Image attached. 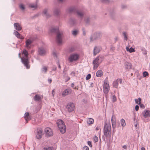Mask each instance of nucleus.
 Segmentation results:
<instances>
[{
  "instance_id": "24",
  "label": "nucleus",
  "mask_w": 150,
  "mask_h": 150,
  "mask_svg": "<svg viewBox=\"0 0 150 150\" xmlns=\"http://www.w3.org/2000/svg\"><path fill=\"white\" fill-rule=\"evenodd\" d=\"M125 68L127 69H131L132 65L131 63L128 62H126L125 63Z\"/></svg>"
},
{
  "instance_id": "19",
  "label": "nucleus",
  "mask_w": 150,
  "mask_h": 150,
  "mask_svg": "<svg viewBox=\"0 0 150 150\" xmlns=\"http://www.w3.org/2000/svg\"><path fill=\"white\" fill-rule=\"evenodd\" d=\"M14 26L15 29L18 31L22 29V27L20 24L19 23H14Z\"/></svg>"
},
{
  "instance_id": "45",
  "label": "nucleus",
  "mask_w": 150,
  "mask_h": 150,
  "mask_svg": "<svg viewBox=\"0 0 150 150\" xmlns=\"http://www.w3.org/2000/svg\"><path fill=\"white\" fill-rule=\"evenodd\" d=\"M91 77V75L90 74H88L87 75L86 77V80H88L90 79Z\"/></svg>"
},
{
  "instance_id": "55",
  "label": "nucleus",
  "mask_w": 150,
  "mask_h": 150,
  "mask_svg": "<svg viewBox=\"0 0 150 150\" xmlns=\"http://www.w3.org/2000/svg\"><path fill=\"white\" fill-rule=\"evenodd\" d=\"M48 81L49 83H50L52 82V80L51 79H49L48 80Z\"/></svg>"
},
{
  "instance_id": "46",
  "label": "nucleus",
  "mask_w": 150,
  "mask_h": 150,
  "mask_svg": "<svg viewBox=\"0 0 150 150\" xmlns=\"http://www.w3.org/2000/svg\"><path fill=\"white\" fill-rule=\"evenodd\" d=\"M93 139L95 142H97L98 141V137L96 136L94 137Z\"/></svg>"
},
{
  "instance_id": "25",
  "label": "nucleus",
  "mask_w": 150,
  "mask_h": 150,
  "mask_svg": "<svg viewBox=\"0 0 150 150\" xmlns=\"http://www.w3.org/2000/svg\"><path fill=\"white\" fill-rule=\"evenodd\" d=\"M143 114L145 117H148L150 116V112L149 110H146L143 113Z\"/></svg>"
},
{
  "instance_id": "49",
  "label": "nucleus",
  "mask_w": 150,
  "mask_h": 150,
  "mask_svg": "<svg viewBox=\"0 0 150 150\" xmlns=\"http://www.w3.org/2000/svg\"><path fill=\"white\" fill-rule=\"evenodd\" d=\"M83 150H89V148L87 146H85L83 147Z\"/></svg>"
},
{
  "instance_id": "23",
  "label": "nucleus",
  "mask_w": 150,
  "mask_h": 150,
  "mask_svg": "<svg viewBox=\"0 0 150 150\" xmlns=\"http://www.w3.org/2000/svg\"><path fill=\"white\" fill-rule=\"evenodd\" d=\"M60 12V9L58 8H55L54 10V13L57 16H58L59 15Z\"/></svg>"
},
{
  "instance_id": "58",
  "label": "nucleus",
  "mask_w": 150,
  "mask_h": 150,
  "mask_svg": "<svg viewBox=\"0 0 150 150\" xmlns=\"http://www.w3.org/2000/svg\"><path fill=\"white\" fill-rule=\"evenodd\" d=\"M73 74V76L75 75V73L74 71H72L71 72V73L70 74V75H72Z\"/></svg>"
},
{
  "instance_id": "26",
  "label": "nucleus",
  "mask_w": 150,
  "mask_h": 150,
  "mask_svg": "<svg viewBox=\"0 0 150 150\" xmlns=\"http://www.w3.org/2000/svg\"><path fill=\"white\" fill-rule=\"evenodd\" d=\"M71 92V90L69 89H67L64 90L62 93L63 96H65L68 94L69 93H70Z\"/></svg>"
},
{
  "instance_id": "8",
  "label": "nucleus",
  "mask_w": 150,
  "mask_h": 150,
  "mask_svg": "<svg viewBox=\"0 0 150 150\" xmlns=\"http://www.w3.org/2000/svg\"><path fill=\"white\" fill-rule=\"evenodd\" d=\"M75 106L74 104L72 103H70L67 105V108L69 112H72L74 111L75 109Z\"/></svg>"
},
{
  "instance_id": "4",
  "label": "nucleus",
  "mask_w": 150,
  "mask_h": 150,
  "mask_svg": "<svg viewBox=\"0 0 150 150\" xmlns=\"http://www.w3.org/2000/svg\"><path fill=\"white\" fill-rule=\"evenodd\" d=\"M57 123L60 132L62 134H64L66 132V127L64 122L60 120H58Z\"/></svg>"
},
{
  "instance_id": "21",
  "label": "nucleus",
  "mask_w": 150,
  "mask_h": 150,
  "mask_svg": "<svg viewBox=\"0 0 150 150\" xmlns=\"http://www.w3.org/2000/svg\"><path fill=\"white\" fill-rule=\"evenodd\" d=\"M76 20L74 18H70L68 22L69 23L71 26H73L76 23Z\"/></svg>"
},
{
  "instance_id": "2",
  "label": "nucleus",
  "mask_w": 150,
  "mask_h": 150,
  "mask_svg": "<svg viewBox=\"0 0 150 150\" xmlns=\"http://www.w3.org/2000/svg\"><path fill=\"white\" fill-rule=\"evenodd\" d=\"M75 11L78 17L82 19L84 15V13L82 11L79 10L76 11V8L74 7H69L66 10V12L69 13L75 12Z\"/></svg>"
},
{
  "instance_id": "11",
  "label": "nucleus",
  "mask_w": 150,
  "mask_h": 150,
  "mask_svg": "<svg viewBox=\"0 0 150 150\" xmlns=\"http://www.w3.org/2000/svg\"><path fill=\"white\" fill-rule=\"evenodd\" d=\"M43 131L42 128H40L38 129L37 130V133L36 134V137L38 139H40L43 135Z\"/></svg>"
},
{
  "instance_id": "31",
  "label": "nucleus",
  "mask_w": 150,
  "mask_h": 150,
  "mask_svg": "<svg viewBox=\"0 0 150 150\" xmlns=\"http://www.w3.org/2000/svg\"><path fill=\"white\" fill-rule=\"evenodd\" d=\"M79 32V31L77 30H74L72 31V34L74 36L77 35Z\"/></svg>"
},
{
  "instance_id": "38",
  "label": "nucleus",
  "mask_w": 150,
  "mask_h": 150,
  "mask_svg": "<svg viewBox=\"0 0 150 150\" xmlns=\"http://www.w3.org/2000/svg\"><path fill=\"white\" fill-rule=\"evenodd\" d=\"M123 35L124 36V38L125 39V40L126 41L127 40V35L126 33L125 32H124L123 33Z\"/></svg>"
},
{
  "instance_id": "50",
  "label": "nucleus",
  "mask_w": 150,
  "mask_h": 150,
  "mask_svg": "<svg viewBox=\"0 0 150 150\" xmlns=\"http://www.w3.org/2000/svg\"><path fill=\"white\" fill-rule=\"evenodd\" d=\"M139 109V106L138 105H136L135 107V109L136 111H137Z\"/></svg>"
},
{
  "instance_id": "29",
  "label": "nucleus",
  "mask_w": 150,
  "mask_h": 150,
  "mask_svg": "<svg viewBox=\"0 0 150 150\" xmlns=\"http://www.w3.org/2000/svg\"><path fill=\"white\" fill-rule=\"evenodd\" d=\"M87 122L88 124L90 125L93 123L94 120L92 118H89L87 120Z\"/></svg>"
},
{
  "instance_id": "17",
  "label": "nucleus",
  "mask_w": 150,
  "mask_h": 150,
  "mask_svg": "<svg viewBox=\"0 0 150 150\" xmlns=\"http://www.w3.org/2000/svg\"><path fill=\"white\" fill-rule=\"evenodd\" d=\"M100 50V47L95 46L93 50L94 55L95 56L97 54L99 53Z\"/></svg>"
},
{
  "instance_id": "44",
  "label": "nucleus",
  "mask_w": 150,
  "mask_h": 150,
  "mask_svg": "<svg viewBox=\"0 0 150 150\" xmlns=\"http://www.w3.org/2000/svg\"><path fill=\"white\" fill-rule=\"evenodd\" d=\"M82 31L83 32V34L85 35L86 34V31L85 29L83 28H82Z\"/></svg>"
},
{
  "instance_id": "62",
  "label": "nucleus",
  "mask_w": 150,
  "mask_h": 150,
  "mask_svg": "<svg viewBox=\"0 0 150 150\" xmlns=\"http://www.w3.org/2000/svg\"><path fill=\"white\" fill-rule=\"evenodd\" d=\"M126 7V6L124 5H123L122 6V8H125Z\"/></svg>"
},
{
  "instance_id": "41",
  "label": "nucleus",
  "mask_w": 150,
  "mask_h": 150,
  "mask_svg": "<svg viewBox=\"0 0 150 150\" xmlns=\"http://www.w3.org/2000/svg\"><path fill=\"white\" fill-rule=\"evenodd\" d=\"M19 7L20 8L23 10H24L25 9L24 6L23 4H20Z\"/></svg>"
},
{
  "instance_id": "64",
  "label": "nucleus",
  "mask_w": 150,
  "mask_h": 150,
  "mask_svg": "<svg viewBox=\"0 0 150 150\" xmlns=\"http://www.w3.org/2000/svg\"><path fill=\"white\" fill-rule=\"evenodd\" d=\"M100 128V127H97L96 128V129L97 130H98Z\"/></svg>"
},
{
  "instance_id": "18",
  "label": "nucleus",
  "mask_w": 150,
  "mask_h": 150,
  "mask_svg": "<svg viewBox=\"0 0 150 150\" xmlns=\"http://www.w3.org/2000/svg\"><path fill=\"white\" fill-rule=\"evenodd\" d=\"M38 52L40 55L43 56L46 54V52L43 48H40L39 49Z\"/></svg>"
},
{
  "instance_id": "60",
  "label": "nucleus",
  "mask_w": 150,
  "mask_h": 150,
  "mask_svg": "<svg viewBox=\"0 0 150 150\" xmlns=\"http://www.w3.org/2000/svg\"><path fill=\"white\" fill-rule=\"evenodd\" d=\"M126 50H127V51H129V47H126Z\"/></svg>"
},
{
  "instance_id": "28",
  "label": "nucleus",
  "mask_w": 150,
  "mask_h": 150,
  "mask_svg": "<svg viewBox=\"0 0 150 150\" xmlns=\"http://www.w3.org/2000/svg\"><path fill=\"white\" fill-rule=\"evenodd\" d=\"M41 71L42 73L45 74L47 71V68L46 67L43 66L41 69Z\"/></svg>"
},
{
  "instance_id": "48",
  "label": "nucleus",
  "mask_w": 150,
  "mask_h": 150,
  "mask_svg": "<svg viewBox=\"0 0 150 150\" xmlns=\"http://www.w3.org/2000/svg\"><path fill=\"white\" fill-rule=\"evenodd\" d=\"M88 144L90 147H92V144H91V141H88Z\"/></svg>"
},
{
  "instance_id": "20",
  "label": "nucleus",
  "mask_w": 150,
  "mask_h": 150,
  "mask_svg": "<svg viewBox=\"0 0 150 150\" xmlns=\"http://www.w3.org/2000/svg\"><path fill=\"white\" fill-rule=\"evenodd\" d=\"M42 98V97L39 94L36 95L34 97V100L36 101H40Z\"/></svg>"
},
{
  "instance_id": "53",
  "label": "nucleus",
  "mask_w": 150,
  "mask_h": 150,
  "mask_svg": "<svg viewBox=\"0 0 150 150\" xmlns=\"http://www.w3.org/2000/svg\"><path fill=\"white\" fill-rule=\"evenodd\" d=\"M64 0H57V1L59 3H62L64 1Z\"/></svg>"
},
{
  "instance_id": "5",
  "label": "nucleus",
  "mask_w": 150,
  "mask_h": 150,
  "mask_svg": "<svg viewBox=\"0 0 150 150\" xmlns=\"http://www.w3.org/2000/svg\"><path fill=\"white\" fill-rule=\"evenodd\" d=\"M23 57L21 58V60L22 63L26 66L27 68L28 69V51L26 50H24L22 53Z\"/></svg>"
},
{
  "instance_id": "9",
  "label": "nucleus",
  "mask_w": 150,
  "mask_h": 150,
  "mask_svg": "<svg viewBox=\"0 0 150 150\" xmlns=\"http://www.w3.org/2000/svg\"><path fill=\"white\" fill-rule=\"evenodd\" d=\"M42 14L47 18H49L51 16L50 14L49 13V8H44L42 11Z\"/></svg>"
},
{
  "instance_id": "36",
  "label": "nucleus",
  "mask_w": 150,
  "mask_h": 150,
  "mask_svg": "<svg viewBox=\"0 0 150 150\" xmlns=\"http://www.w3.org/2000/svg\"><path fill=\"white\" fill-rule=\"evenodd\" d=\"M99 59V62H101L103 60L104 57L103 56H99L98 57Z\"/></svg>"
},
{
  "instance_id": "3",
  "label": "nucleus",
  "mask_w": 150,
  "mask_h": 150,
  "mask_svg": "<svg viewBox=\"0 0 150 150\" xmlns=\"http://www.w3.org/2000/svg\"><path fill=\"white\" fill-rule=\"evenodd\" d=\"M104 134L106 138L110 137L111 136V127L109 124H105L104 129Z\"/></svg>"
},
{
  "instance_id": "32",
  "label": "nucleus",
  "mask_w": 150,
  "mask_h": 150,
  "mask_svg": "<svg viewBox=\"0 0 150 150\" xmlns=\"http://www.w3.org/2000/svg\"><path fill=\"white\" fill-rule=\"evenodd\" d=\"M121 125L124 127L126 125L125 120L124 119H122L121 120Z\"/></svg>"
},
{
  "instance_id": "63",
  "label": "nucleus",
  "mask_w": 150,
  "mask_h": 150,
  "mask_svg": "<svg viewBox=\"0 0 150 150\" xmlns=\"http://www.w3.org/2000/svg\"><path fill=\"white\" fill-rule=\"evenodd\" d=\"M122 148L125 149H127V146L126 145H124L122 146Z\"/></svg>"
},
{
  "instance_id": "34",
  "label": "nucleus",
  "mask_w": 150,
  "mask_h": 150,
  "mask_svg": "<svg viewBox=\"0 0 150 150\" xmlns=\"http://www.w3.org/2000/svg\"><path fill=\"white\" fill-rule=\"evenodd\" d=\"M24 117L26 122V123H27L28 122V112H26L25 113Z\"/></svg>"
},
{
  "instance_id": "10",
  "label": "nucleus",
  "mask_w": 150,
  "mask_h": 150,
  "mask_svg": "<svg viewBox=\"0 0 150 150\" xmlns=\"http://www.w3.org/2000/svg\"><path fill=\"white\" fill-rule=\"evenodd\" d=\"M44 131L47 137L52 136L53 134V132L50 128L47 127L45 128Z\"/></svg>"
},
{
  "instance_id": "14",
  "label": "nucleus",
  "mask_w": 150,
  "mask_h": 150,
  "mask_svg": "<svg viewBox=\"0 0 150 150\" xmlns=\"http://www.w3.org/2000/svg\"><path fill=\"white\" fill-rule=\"evenodd\" d=\"M110 90V86L108 84L105 82L103 85V92L105 94H107Z\"/></svg>"
},
{
  "instance_id": "6",
  "label": "nucleus",
  "mask_w": 150,
  "mask_h": 150,
  "mask_svg": "<svg viewBox=\"0 0 150 150\" xmlns=\"http://www.w3.org/2000/svg\"><path fill=\"white\" fill-rule=\"evenodd\" d=\"M102 36L101 33L99 32L94 33L90 37V42H92L94 41L97 40L100 38Z\"/></svg>"
},
{
  "instance_id": "39",
  "label": "nucleus",
  "mask_w": 150,
  "mask_h": 150,
  "mask_svg": "<svg viewBox=\"0 0 150 150\" xmlns=\"http://www.w3.org/2000/svg\"><path fill=\"white\" fill-rule=\"evenodd\" d=\"M112 100L113 102L116 101L117 100V98L116 96L115 95L112 96Z\"/></svg>"
},
{
  "instance_id": "61",
  "label": "nucleus",
  "mask_w": 150,
  "mask_h": 150,
  "mask_svg": "<svg viewBox=\"0 0 150 150\" xmlns=\"http://www.w3.org/2000/svg\"><path fill=\"white\" fill-rule=\"evenodd\" d=\"M70 79V78L69 77H68V79H67V80H66L65 81L67 82Z\"/></svg>"
},
{
  "instance_id": "30",
  "label": "nucleus",
  "mask_w": 150,
  "mask_h": 150,
  "mask_svg": "<svg viewBox=\"0 0 150 150\" xmlns=\"http://www.w3.org/2000/svg\"><path fill=\"white\" fill-rule=\"evenodd\" d=\"M115 117L114 115H112L111 119V121L112 123V125H116V122L115 121Z\"/></svg>"
},
{
  "instance_id": "42",
  "label": "nucleus",
  "mask_w": 150,
  "mask_h": 150,
  "mask_svg": "<svg viewBox=\"0 0 150 150\" xmlns=\"http://www.w3.org/2000/svg\"><path fill=\"white\" fill-rule=\"evenodd\" d=\"M135 51V50L133 48H132V47H130L129 48V52L131 53L134 52Z\"/></svg>"
},
{
  "instance_id": "37",
  "label": "nucleus",
  "mask_w": 150,
  "mask_h": 150,
  "mask_svg": "<svg viewBox=\"0 0 150 150\" xmlns=\"http://www.w3.org/2000/svg\"><path fill=\"white\" fill-rule=\"evenodd\" d=\"M134 124L135 125V127H136V129H137V128H138V127H139V125L137 122V120H136V121L135 122V118H134Z\"/></svg>"
},
{
  "instance_id": "35",
  "label": "nucleus",
  "mask_w": 150,
  "mask_h": 150,
  "mask_svg": "<svg viewBox=\"0 0 150 150\" xmlns=\"http://www.w3.org/2000/svg\"><path fill=\"white\" fill-rule=\"evenodd\" d=\"M90 18L88 17H86L85 19V22L86 24H88L90 22Z\"/></svg>"
},
{
  "instance_id": "7",
  "label": "nucleus",
  "mask_w": 150,
  "mask_h": 150,
  "mask_svg": "<svg viewBox=\"0 0 150 150\" xmlns=\"http://www.w3.org/2000/svg\"><path fill=\"white\" fill-rule=\"evenodd\" d=\"M79 55L76 53L71 54L68 58V60L70 62L76 61L79 59Z\"/></svg>"
},
{
  "instance_id": "43",
  "label": "nucleus",
  "mask_w": 150,
  "mask_h": 150,
  "mask_svg": "<svg viewBox=\"0 0 150 150\" xmlns=\"http://www.w3.org/2000/svg\"><path fill=\"white\" fill-rule=\"evenodd\" d=\"M148 73L146 71H144L143 73V76L144 77H146L147 76H148Z\"/></svg>"
},
{
  "instance_id": "1",
  "label": "nucleus",
  "mask_w": 150,
  "mask_h": 150,
  "mask_svg": "<svg viewBox=\"0 0 150 150\" xmlns=\"http://www.w3.org/2000/svg\"><path fill=\"white\" fill-rule=\"evenodd\" d=\"M50 31L52 33L56 32L57 33L56 36L57 41L59 44H61L62 42V37L63 32L59 30L58 28H52L50 29Z\"/></svg>"
},
{
  "instance_id": "56",
  "label": "nucleus",
  "mask_w": 150,
  "mask_h": 150,
  "mask_svg": "<svg viewBox=\"0 0 150 150\" xmlns=\"http://www.w3.org/2000/svg\"><path fill=\"white\" fill-rule=\"evenodd\" d=\"M39 14L38 13V14H37L36 15H35L34 16V17H38V16H39Z\"/></svg>"
},
{
  "instance_id": "59",
  "label": "nucleus",
  "mask_w": 150,
  "mask_h": 150,
  "mask_svg": "<svg viewBox=\"0 0 150 150\" xmlns=\"http://www.w3.org/2000/svg\"><path fill=\"white\" fill-rule=\"evenodd\" d=\"M26 45L27 47L28 46V40H26Z\"/></svg>"
},
{
  "instance_id": "16",
  "label": "nucleus",
  "mask_w": 150,
  "mask_h": 150,
  "mask_svg": "<svg viewBox=\"0 0 150 150\" xmlns=\"http://www.w3.org/2000/svg\"><path fill=\"white\" fill-rule=\"evenodd\" d=\"M122 82V80L120 79H117L116 81H114L113 83V87L116 88H117L118 86V83H120V84H121Z\"/></svg>"
},
{
  "instance_id": "33",
  "label": "nucleus",
  "mask_w": 150,
  "mask_h": 150,
  "mask_svg": "<svg viewBox=\"0 0 150 150\" xmlns=\"http://www.w3.org/2000/svg\"><path fill=\"white\" fill-rule=\"evenodd\" d=\"M135 101L136 104L140 105L141 103V99L140 98H139L138 99H135Z\"/></svg>"
},
{
  "instance_id": "13",
  "label": "nucleus",
  "mask_w": 150,
  "mask_h": 150,
  "mask_svg": "<svg viewBox=\"0 0 150 150\" xmlns=\"http://www.w3.org/2000/svg\"><path fill=\"white\" fill-rule=\"evenodd\" d=\"M36 39L35 36H31L29 38V49L33 47L34 45L32 44L33 41Z\"/></svg>"
},
{
  "instance_id": "47",
  "label": "nucleus",
  "mask_w": 150,
  "mask_h": 150,
  "mask_svg": "<svg viewBox=\"0 0 150 150\" xmlns=\"http://www.w3.org/2000/svg\"><path fill=\"white\" fill-rule=\"evenodd\" d=\"M142 51L143 52V53L144 54H146V51L144 49L142 48Z\"/></svg>"
},
{
  "instance_id": "27",
  "label": "nucleus",
  "mask_w": 150,
  "mask_h": 150,
  "mask_svg": "<svg viewBox=\"0 0 150 150\" xmlns=\"http://www.w3.org/2000/svg\"><path fill=\"white\" fill-rule=\"evenodd\" d=\"M103 75V71L101 70H98L96 73V76L98 77H100Z\"/></svg>"
},
{
  "instance_id": "51",
  "label": "nucleus",
  "mask_w": 150,
  "mask_h": 150,
  "mask_svg": "<svg viewBox=\"0 0 150 150\" xmlns=\"http://www.w3.org/2000/svg\"><path fill=\"white\" fill-rule=\"evenodd\" d=\"M74 50V48L73 47H72V48H71L70 49V50H69V51L70 52H72Z\"/></svg>"
},
{
  "instance_id": "52",
  "label": "nucleus",
  "mask_w": 150,
  "mask_h": 150,
  "mask_svg": "<svg viewBox=\"0 0 150 150\" xmlns=\"http://www.w3.org/2000/svg\"><path fill=\"white\" fill-rule=\"evenodd\" d=\"M53 55L54 57H57V54L55 52H53Z\"/></svg>"
},
{
  "instance_id": "54",
  "label": "nucleus",
  "mask_w": 150,
  "mask_h": 150,
  "mask_svg": "<svg viewBox=\"0 0 150 150\" xmlns=\"http://www.w3.org/2000/svg\"><path fill=\"white\" fill-rule=\"evenodd\" d=\"M57 69V67H54L52 69L53 71H55Z\"/></svg>"
},
{
  "instance_id": "15",
  "label": "nucleus",
  "mask_w": 150,
  "mask_h": 150,
  "mask_svg": "<svg viewBox=\"0 0 150 150\" xmlns=\"http://www.w3.org/2000/svg\"><path fill=\"white\" fill-rule=\"evenodd\" d=\"M38 8V5L36 3L29 4V10H35Z\"/></svg>"
},
{
  "instance_id": "22",
  "label": "nucleus",
  "mask_w": 150,
  "mask_h": 150,
  "mask_svg": "<svg viewBox=\"0 0 150 150\" xmlns=\"http://www.w3.org/2000/svg\"><path fill=\"white\" fill-rule=\"evenodd\" d=\"M14 33L16 37H17V38L22 39H24V37L21 35H20L17 31L15 30L14 32Z\"/></svg>"
},
{
  "instance_id": "57",
  "label": "nucleus",
  "mask_w": 150,
  "mask_h": 150,
  "mask_svg": "<svg viewBox=\"0 0 150 150\" xmlns=\"http://www.w3.org/2000/svg\"><path fill=\"white\" fill-rule=\"evenodd\" d=\"M140 106L141 108H144V105L143 104H140Z\"/></svg>"
},
{
  "instance_id": "40",
  "label": "nucleus",
  "mask_w": 150,
  "mask_h": 150,
  "mask_svg": "<svg viewBox=\"0 0 150 150\" xmlns=\"http://www.w3.org/2000/svg\"><path fill=\"white\" fill-rule=\"evenodd\" d=\"M44 150H53V148L51 147H45L44 148Z\"/></svg>"
},
{
  "instance_id": "12",
  "label": "nucleus",
  "mask_w": 150,
  "mask_h": 150,
  "mask_svg": "<svg viewBox=\"0 0 150 150\" xmlns=\"http://www.w3.org/2000/svg\"><path fill=\"white\" fill-rule=\"evenodd\" d=\"M99 59L98 57H97L95 60L93 61V69H96L99 66L101 62H99Z\"/></svg>"
}]
</instances>
